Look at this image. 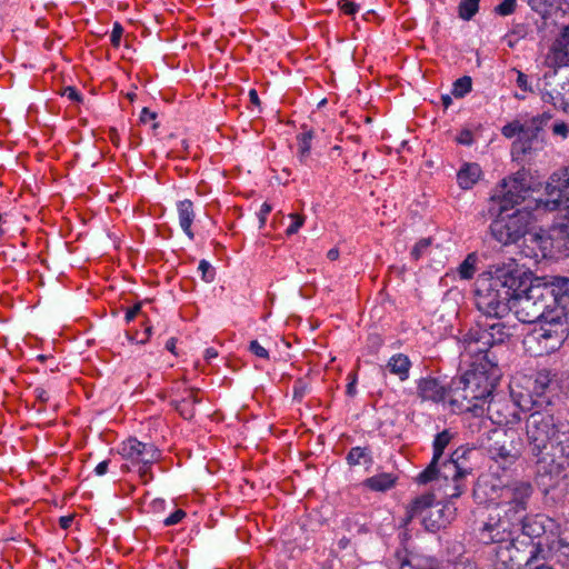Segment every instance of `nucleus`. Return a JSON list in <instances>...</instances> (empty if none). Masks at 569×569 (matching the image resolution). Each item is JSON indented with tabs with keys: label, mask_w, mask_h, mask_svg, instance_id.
<instances>
[{
	"label": "nucleus",
	"mask_w": 569,
	"mask_h": 569,
	"mask_svg": "<svg viewBox=\"0 0 569 569\" xmlns=\"http://www.w3.org/2000/svg\"><path fill=\"white\" fill-rule=\"evenodd\" d=\"M289 218L291 219V223L287 228L286 234L288 237H291L296 234L299 231V229L303 226L306 218L305 216L299 213H290Z\"/></svg>",
	"instance_id": "79ce46f5"
},
{
	"label": "nucleus",
	"mask_w": 569,
	"mask_h": 569,
	"mask_svg": "<svg viewBox=\"0 0 569 569\" xmlns=\"http://www.w3.org/2000/svg\"><path fill=\"white\" fill-rule=\"evenodd\" d=\"M527 4L541 17L550 13L555 0H525Z\"/></svg>",
	"instance_id": "e433bc0d"
},
{
	"label": "nucleus",
	"mask_w": 569,
	"mask_h": 569,
	"mask_svg": "<svg viewBox=\"0 0 569 569\" xmlns=\"http://www.w3.org/2000/svg\"><path fill=\"white\" fill-rule=\"evenodd\" d=\"M249 351L258 358L266 360L269 359V351L264 347H262L257 340L250 341Z\"/></svg>",
	"instance_id": "a18cd8bd"
},
{
	"label": "nucleus",
	"mask_w": 569,
	"mask_h": 569,
	"mask_svg": "<svg viewBox=\"0 0 569 569\" xmlns=\"http://www.w3.org/2000/svg\"><path fill=\"white\" fill-rule=\"evenodd\" d=\"M310 391L309 383L302 379L299 378L293 382L292 386V397L293 400L297 402H301L305 396Z\"/></svg>",
	"instance_id": "58836bf2"
},
{
	"label": "nucleus",
	"mask_w": 569,
	"mask_h": 569,
	"mask_svg": "<svg viewBox=\"0 0 569 569\" xmlns=\"http://www.w3.org/2000/svg\"><path fill=\"white\" fill-rule=\"evenodd\" d=\"M519 530V522L509 519L505 513L502 516L490 515L479 527V538L483 543L505 545Z\"/></svg>",
	"instance_id": "4468645a"
},
{
	"label": "nucleus",
	"mask_w": 569,
	"mask_h": 569,
	"mask_svg": "<svg viewBox=\"0 0 569 569\" xmlns=\"http://www.w3.org/2000/svg\"><path fill=\"white\" fill-rule=\"evenodd\" d=\"M249 100H250L251 104H253L254 107H257L260 110L261 101L259 99V96H258V92L256 89L249 90Z\"/></svg>",
	"instance_id": "052dcab7"
},
{
	"label": "nucleus",
	"mask_w": 569,
	"mask_h": 569,
	"mask_svg": "<svg viewBox=\"0 0 569 569\" xmlns=\"http://www.w3.org/2000/svg\"><path fill=\"white\" fill-rule=\"evenodd\" d=\"M489 457L503 470L515 465L521 457L523 442L513 430H492L486 447Z\"/></svg>",
	"instance_id": "1a4fd4ad"
},
{
	"label": "nucleus",
	"mask_w": 569,
	"mask_h": 569,
	"mask_svg": "<svg viewBox=\"0 0 569 569\" xmlns=\"http://www.w3.org/2000/svg\"><path fill=\"white\" fill-rule=\"evenodd\" d=\"M123 34V27L120 22L116 21L112 27L110 42L112 47L118 48L120 46L121 37Z\"/></svg>",
	"instance_id": "de8ad7c7"
},
{
	"label": "nucleus",
	"mask_w": 569,
	"mask_h": 569,
	"mask_svg": "<svg viewBox=\"0 0 569 569\" xmlns=\"http://www.w3.org/2000/svg\"><path fill=\"white\" fill-rule=\"evenodd\" d=\"M549 238L559 253L569 257V212L565 213L563 221L550 228Z\"/></svg>",
	"instance_id": "5701e85b"
},
{
	"label": "nucleus",
	"mask_w": 569,
	"mask_h": 569,
	"mask_svg": "<svg viewBox=\"0 0 569 569\" xmlns=\"http://www.w3.org/2000/svg\"><path fill=\"white\" fill-rule=\"evenodd\" d=\"M118 452L128 462L122 465L121 470L130 471L132 468H137L143 483L153 479L151 467L161 458V451L154 443L142 442L136 437H129L120 443Z\"/></svg>",
	"instance_id": "39448f33"
},
{
	"label": "nucleus",
	"mask_w": 569,
	"mask_h": 569,
	"mask_svg": "<svg viewBox=\"0 0 569 569\" xmlns=\"http://www.w3.org/2000/svg\"><path fill=\"white\" fill-rule=\"evenodd\" d=\"M198 392L199 389L187 388L179 399L170 400V406H172L183 419L191 420L196 416V405L201 402Z\"/></svg>",
	"instance_id": "4be33fe9"
},
{
	"label": "nucleus",
	"mask_w": 569,
	"mask_h": 569,
	"mask_svg": "<svg viewBox=\"0 0 569 569\" xmlns=\"http://www.w3.org/2000/svg\"><path fill=\"white\" fill-rule=\"evenodd\" d=\"M176 345H177V339H176V338H170V339L166 342L164 348H166L169 352H171L172 355L177 356L178 353H177V347H176Z\"/></svg>",
	"instance_id": "e2e57ef3"
},
{
	"label": "nucleus",
	"mask_w": 569,
	"mask_h": 569,
	"mask_svg": "<svg viewBox=\"0 0 569 569\" xmlns=\"http://www.w3.org/2000/svg\"><path fill=\"white\" fill-rule=\"evenodd\" d=\"M555 406L532 407L526 420V433L532 455H542L550 445L569 458V423L555 417Z\"/></svg>",
	"instance_id": "20e7f679"
},
{
	"label": "nucleus",
	"mask_w": 569,
	"mask_h": 569,
	"mask_svg": "<svg viewBox=\"0 0 569 569\" xmlns=\"http://www.w3.org/2000/svg\"><path fill=\"white\" fill-rule=\"evenodd\" d=\"M151 333H152V327L151 326H147L146 329H144V336H146V339H141L138 341V343H141V345H144L147 343V341L150 339L151 337Z\"/></svg>",
	"instance_id": "774afa93"
},
{
	"label": "nucleus",
	"mask_w": 569,
	"mask_h": 569,
	"mask_svg": "<svg viewBox=\"0 0 569 569\" xmlns=\"http://www.w3.org/2000/svg\"><path fill=\"white\" fill-rule=\"evenodd\" d=\"M470 449L457 448L448 458L439 460L440 481L443 498L457 499L467 489L465 478L471 472V467L465 465Z\"/></svg>",
	"instance_id": "0eeeda50"
},
{
	"label": "nucleus",
	"mask_w": 569,
	"mask_h": 569,
	"mask_svg": "<svg viewBox=\"0 0 569 569\" xmlns=\"http://www.w3.org/2000/svg\"><path fill=\"white\" fill-rule=\"evenodd\" d=\"M550 129L555 137H560L562 140L567 139L569 136V123L563 120H556L550 126Z\"/></svg>",
	"instance_id": "c03bdc74"
},
{
	"label": "nucleus",
	"mask_w": 569,
	"mask_h": 569,
	"mask_svg": "<svg viewBox=\"0 0 569 569\" xmlns=\"http://www.w3.org/2000/svg\"><path fill=\"white\" fill-rule=\"evenodd\" d=\"M478 256L476 252L467 254L463 261L459 264L457 271L458 276L462 280H470L473 278L477 271Z\"/></svg>",
	"instance_id": "473e14b6"
},
{
	"label": "nucleus",
	"mask_w": 569,
	"mask_h": 569,
	"mask_svg": "<svg viewBox=\"0 0 569 569\" xmlns=\"http://www.w3.org/2000/svg\"><path fill=\"white\" fill-rule=\"evenodd\" d=\"M528 569H555L552 566L548 565L546 560H539L535 562V565L529 566Z\"/></svg>",
	"instance_id": "0e129e2a"
},
{
	"label": "nucleus",
	"mask_w": 569,
	"mask_h": 569,
	"mask_svg": "<svg viewBox=\"0 0 569 569\" xmlns=\"http://www.w3.org/2000/svg\"><path fill=\"white\" fill-rule=\"evenodd\" d=\"M418 396L422 401L441 402L447 397H450L449 385L443 386L441 382L432 377L421 378L417 385Z\"/></svg>",
	"instance_id": "412c9836"
},
{
	"label": "nucleus",
	"mask_w": 569,
	"mask_h": 569,
	"mask_svg": "<svg viewBox=\"0 0 569 569\" xmlns=\"http://www.w3.org/2000/svg\"><path fill=\"white\" fill-rule=\"evenodd\" d=\"M487 416L499 426L513 425L520 420L513 406L506 401L495 400L493 396L487 401Z\"/></svg>",
	"instance_id": "aec40b11"
},
{
	"label": "nucleus",
	"mask_w": 569,
	"mask_h": 569,
	"mask_svg": "<svg viewBox=\"0 0 569 569\" xmlns=\"http://www.w3.org/2000/svg\"><path fill=\"white\" fill-rule=\"evenodd\" d=\"M522 124L523 122L518 119L508 122L501 128V134L507 139L519 138L522 130Z\"/></svg>",
	"instance_id": "4c0bfd02"
},
{
	"label": "nucleus",
	"mask_w": 569,
	"mask_h": 569,
	"mask_svg": "<svg viewBox=\"0 0 569 569\" xmlns=\"http://www.w3.org/2000/svg\"><path fill=\"white\" fill-rule=\"evenodd\" d=\"M528 178L529 173L526 170H519L500 182L499 190L492 197L499 206L498 210L510 211L526 200L531 191Z\"/></svg>",
	"instance_id": "f8f14e48"
},
{
	"label": "nucleus",
	"mask_w": 569,
	"mask_h": 569,
	"mask_svg": "<svg viewBox=\"0 0 569 569\" xmlns=\"http://www.w3.org/2000/svg\"><path fill=\"white\" fill-rule=\"evenodd\" d=\"M557 388L555 372L547 368L536 371L530 378L532 407L555 406L553 398L557 397Z\"/></svg>",
	"instance_id": "dca6fc26"
},
{
	"label": "nucleus",
	"mask_w": 569,
	"mask_h": 569,
	"mask_svg": "<svg viewBox=\"0 0 569 569\" xmlns=\"http://www.w3.org/2000/svg\"><path fill=\"white\" fill-rule=\"evenodd\" d=\"M33 395L37 401H39L42 405H46L50 400V395L48 390H46L43 387H36L33 389Z\"/></svg>",
	"instance_id": "5fc2aeb1"
},
{
	"label": "nucleus",
	"mask_w": 569,
	"mask_h": 569,
	"mask_svg": "<svg viewBox=\"0 0 569 569\" xmlns=\"http://www.w3.org/2000/svg\"><path fill=\"white\" fill-rule=\"evenodd\" d=\"M456 141L462 146H471L473 143V134H472L471 130H469V129L461 130L459 132V134L457 136Z\"/></svg>",
	"instance_id": "3c124183"
},
{
	"label": "nucleus",
	"mask_w": 569,
	"mask_h": 569,
	"mask_svg": "<svg viewBox=\"0 0 569 569\" xmlns=\"http://www.w3.org/2000/svg\"><path fill=\"white\" fill-rule=\"evenodd\" d=\"M439 458L432 456L428 466L417 475L416 482L418 485L433 483V490L436 493H442V483L440 481L439 471Z\"/></svg>",
	"instance_id": "bb28decb"
},
{
	"label": "nucleus",
	"mask_w": 569,
	"mask_h": 569,
	"mask_svg": "<svg viewBox=\"0 0 569 569\" xmlns=\"http://www.w3.org/2000/svg\"><path fill=\"white\" fill-rule=\"evenodd\" d=\"M548 211L569 212V166L553 172L546 186V199L539 201Z\"/></svg>",
	"instance_id": "ddd939ff"
},
{
	"label": "nucleus",
	"mask_w": 569,
	"mask_h": 569,
	"mask_svg": "<svg viewBox=\"0 0 569 569\" xmlns=\"http://www.w3.org/2000/svg\"><path fill=\"white\" fill-rule=\"evenodd\" d=\"M531 220L529 210L516 209L511 213L498 210L497 217L490 222L489 232L503 247L515 244L527 234Z\"/></svg>",
	"instance_id": "423d86ee"
},
{
	"label": "nucleus",
	"mask_w": 569,
	"mask_h": 569,
	"mask_svg": "<svg viewBox=\"0 0 569 569\" xmlns=\"http://www.w3.org/2000/svg\"><path fill=\"white\" fill-rule=\"evenodd\" d=\"M472 89V79L469 76H462L458 78L453 84L451 93L456 98H463L466 94H468Z\"/></svg>",
	"instance_id": "c9c22d12"
},
{
	"label": "nucleus",
	"mask_w": 569,
	"mask_h": 569,
	"mask_svg": "<svg viewBox=\"0 0 569 569\" xmlns=\"http://www.w3.org/2000/svg\"><path fill=\"white\" fill-rule=\"evenodd\" d=\"M431 244V239L430 238H422L420 239L415 246L413 248L411 249V257L413 260H419L423 253L427 251V249L430 247Z\"/></svg>",
	"instance_id": "37998d69"
},
{
	"label": "nucleus",
	"mask_w": 569,
	"mask_h": 569,
	"mask_svg": "<svg viewBox=\"0 0 569 569\" xmlns=\"http://www.w3.org/2000/svg\"><path fill=\"white\" fill-rule=\"evenodd\" d=\"M156 118H157V113L151 111L149 108L144 107L141 110L140 121L142 123H148L149 121L154 120Z\"/></svg>",
	"instance_id": "13d9d810"
},
{
	"label": "nucleus",
	"mask_w": 569,
	"mask_h": 569,
	"mask_svg": "<svg viewBox=\"0 0 569 569\" xmlns=\"http://www.w3.org/2000/svg\"><path fill=\"white\" fill-rule=\"evenodd\" d=\"M482 174L481 167L476 162H466L457 172V182L463 190L471 189Z\"/></svg>",
	"instance_id": "cd10ccee"
},
{
	"label": "nucleus",
	"mask_w": 569,
	"mask_h": 569,
	"mask_svg": "<svg viewBox=\"0 0 569 569\" xmlns=\"http://www.w3.org/2000/svg\"><path fill=\"white\" fill-rule=\"evenodd\" d=\"M548 284L549 277L532 280L531 273L523 271L515 259L489 266L487 271L478 276L475 283V305L486 317L476 322L491 323L489 319H501L510 311L517 317L518 303L529 298L535 289H542Z\"/></svg>",
	"instance_id": "7ed1b4c3"
},
{
	"label": "nucleus",
	"mask_w": 569,
	"mask_h": 569,
	"mask_svg": "<svg viewBox=\"0 0 569 569\" xmlns=\"http://www.w3.org/2000/svg\"><path fill=\"white\" fill-rule=\"evenodd\" d=\"M218 357V351L214 349V348H207L204 350V358L206 360H211L213 358H217Z\"/></svg>",
	"instance_id": "69168bd1"
},
{
	"label": "nucleus",
	"mask_w": 569,
	"mask_h": 569,
	"mask_svg": "<svg viewBox=\"0 0 569 569\" xmlns=\"http://www.w3.org/2000/svg\"><path fill=\"white\" fill-rule=\"evenodd\" d=\"M347 378L349 381L346 387V393L349 397H355L357 395V373L349 372Z\"/></svg>",
	"instance_id": "603ef678"
},
{
	"label": "nucleus",
	"mask_w": 569,
	"mask_h": 569,
	"mask_svg": "<svg viewBox=\"0 0 569 569\" xmlns=\"http://www.w3.org/2000/svg\"><path fill=\"white\" fill-rule=\"evenodd\" d=\"M552 118L550 111H543L523 122L520 137L511 144V154L515 159L535 156L545 148V129Z\"/></svg>",
	"instance_id": "6e6552de"
},
{
	"label": "nucleus",
	"mask_w": 569,
	"mask_h": 569,
	"mask_svg": "<svg viewBox=\"0 0 569 569\" xmlns=\"http://www.w3.org/2000/svg\"><path fill=\"white\" fill-rule=\"evenodd\" d=\"M272 207L268 202H263L258 211V220H259V229H262L266 226L267 218L271 212Z\"/></svg>",
	"instance_id": "09e8293b"
},
{
	"label": "nucleus",
	"mask_w": 569,
	"mask_h": 569,
	"mask_svg": "<svg viewBox=\"0 0 569 569\" xmlns=\"http://www.w3.org/2000/svg\"><path fill=\"white\" fill-rule=\"evenodd\" d=\"M338 7L347 16H353L359 10V4L349 0H339Z\"/></svg>",
	"instance_id": "49530a36"
},
{
	"label": "nucleus",
	"mask_w": 569,
	"mask_h": 569,
	"mask_svg": "<svg viewBox=\"0 0 569 569\" xmlns=\"http://www.w3.org/2000/svg\"><path fill=\"white\" fill-rule=\"evenodd\" d=\"M451 439L452 433L448 429H445L441 432L437 433L432 442V456L441 459L445 449L450 443Z\"/></svg>",
	"instance_id": "72a5a7b5"
},
{
	"label": "nucleus",
	"mask_w": 569,
	"mask_h": 569,
	"mask_svg": "<svg viewBox=\"0 0 569 569\" xmlns=\"http://www.w3.org/2000/svg\"><path fill=\"white\" fill-rule=\"evenodd\" d=\"M540 552H546L547 560H556L560 563L569 562V523L557 527L553 535H549L542 543L539 545Z\"/></svg>",
	"instance_id": "a211bd4d"
},
{
	"label": "nucleus",
	"mask_w": 569,
	"mask_h": 569,
	"mask_svg": "<svg viewBox=\"0 0 569 569\" xmlns=\"http://www.w3.org/2000/svg\"><path fill=\"white\" fill-rule=\"evenodd\" d=\"M480 0H461L458 6V16L465 21H470L479 10Z\"/></svg>",
	"instance_id": "f704fd0d"
},
{
	"label": "nucleus",
	"mask_w": 569,
	"mask_h": 569,
	"mask_svg": "<svg viewBox=\"0 0 569 569\" xmlns=\"http://www.w3.org/2000/svg\"><path fill=\"white\" fill-rule=\"evenodd\" d=\"M301 132L297 134L298 152L297 157L301 164H308L311 152V142L315 137L313 129L307 124L301 126Z\"/></svg>",
	"instance_id": "7c9ffc66"
},
{
	"label": "nucleus",
	"mask_w": 569,
	"mask_h": 569,
	"mask_svg": "<svg viewBox=\"0 0 569 569\" xmlns=\"http://www.w3.org/2000/svg\"><path fill=\"white\" fill-rule=\"evenodd\" d=\"M517 86L523 91H531V87L529 84L528 76L522 71H517Z\"/></svg>",
	"instance_id": "864d4df0"
},
{
	"label": "nucleus",
	"mask_w": 569,
	"mask_h": 569,
	"mask_svg": "<svg viewBox=\"0 0 569 569\" xmlns=\"http://www.w3.org/2000/svg\"><path fill=\"white\" fill-rule=\"evenodd\" d=\"M186 517V512L182 509H177L172 513H170L164 520V526H173L179 523Z\"/></svg>",
	"instance_id": "8fccbe9b"
},
{
	"label": "nucleus",
	"mask_w": 569,
	"mask_h": 569,
	"mask_svg": "<svg viewBox=\"0 0 569 569\" xmlns=\"http://www.w3.org/2000/svg\"><path fill=\"white\" fill-rule=\"evenodd\" d=\"M179 219V226L184 234L190 239H194L192 223L196 219L193 202L189 199L180 200L176 204Z\"/></svg>",
	"instance_id": "a878e982"
},
{
	"label": "nucleus",
	"mask_w": 569,
	"mask_h": 569,
	"mask_svg": "<svg viewBox=\"0 0 569 569\" xmlns=\"http://www.w3.org/2000/svg\"><path fill=\"white\" fill-rule=\"evenodd\" d=\"M141 306H142V303L138 302L134 306L127 309L126 315H124V320L127 323L131 322L137 317V315L140 313Z\"/></svg>",
	"instance_id": "6e6d98bb"
},
{
	"label": "nucleus",
	"mask_w": 569,
	"mask_h": 569,
	"mask_svg": "<svg viewBox=\"0 0 569 569\" xmlns=\"http://www.w3.org/2000/svg\"><path fill=\"white\" fill-rule=\"evenodd\" d=\"M72 521H73V517L72 516H62L59 519V526L62 529H68L71 526Z\"/></svg>",
	"instance_id": "680f3d73"
},
{
	"label": "nucleus",
	"mask_w": 569,
	"mask_h": 569,
	"mask_svg": "<svg viewBox=\"0 0 569 569\" xmlns=\"http://www.w3.org/2000/svg\"><path fill=\"white\" fill-rule=\"evenodd\" d=\"M437 497L438 493L429 491L412 499L406 510L407 521L419 518L422 522L423 517L428 513L429 509H431Z\"/></svg>",
	"instance_id": "b1692460"
},
{
	"label": "nucleus",
	"mask_w": 569,
	"mask_h": 569,
	"mask_svg": "<svg viewBox=\"0 0 569 569\" xmlns=\"http://www.w3.org/2000/svg\"><path fill=\"white\" fill-rule=\"evenodd\" d=\"M512 337V328L505 322L478 321L462 335V357L472 361L461 376L449 383L450 403L478 413L492 397L500 377L498 358L492 348L506 343Z\"/></svg>",
	"instance_id": "f257e3e1"
},
{
	"label": "nucleus",
	"mask_w": 569,
	"mask_h": 569,
	"mask_svg": "<svg viewBox=\"0 0 569 569\" xmlns=\"http://www.w3.org/2000/svg\"><path fill=\"white\" fill-rule=\"evenodd\" d=\"M451 500L450 498H443V493L438 495L433 506L422 520V526L427 531L437 532L455 519L457 508Z\"/></svg>",
	"instance_id": "f3484780"
},
{
	"label": "nucleus",
	"mask_w": 569,
	"mask_h": 569,
	"mask_svg": "<svg viewBox=\"0 0 569 569\" xmlns=\"http://www.w3.org/2000/svg\"><path fill=\"white\" fill-rule=\"evenodd\" d=\"M327 258L330 260V261H335L339 258V250L337 248H331L328 252H327Z\"/></svg>",
	"instance_id": "338daca9"
},
{
	"label": "nucleus",
	"mask_w": 569,
	"mask_h": 569,
	"mask_svg": "<svg viewBox=\"0 0 569 569\" xmlns=\"http://www.w3.org/2000/svg\"><path fill=\"white\" fill-rule=\"evenodd\" d=\"M557 527L558 523L552 518L542 513L528 515L527 512L519 522V530H521L523 536L532 540L538 539L536 542L531 541L530 545L535 549L536 555H540L542 559H547V556L546 552L538 551L539 545L549 538V535H553Z\"/></svg>",
	"instance_id": "2eb2a0df"
},
{
	"label": "nucleus",
	"mask_w": 569,
	"mask_h": 569,
	"mask_svg": "<svg viewBox=\"0 0 569 569\" xmlns=\"http://www.w3.org/2000/svg\"><path fill=\"white\" fill-rule=\"evenodd\" d=\"M550 57L559 67L569 66V26L563 27L555 40Z\"/></svg>",
	"instance_id": "393cba45"
},
{
	"label": "nucleus",
	"mask_w": 569,
	"mask_h": 569,
	"mask_svg": "<svg viewBox=\"0 0 569 569\" xmlns=\"http://www.w3.org/2000/svg\"><path fill=\"white\" fill-rule=\"evenodd\" d=\"M198 270L201 272V278L204 282L209 283L214 280L216 271L206 259L200 260Z\"/></svg>",
	"instance_id": "a19ab883"
},
{
	"label": "nucleus",
	"mask_w": 569,
	"mask_h": 569,
	"mask_svg": "<svg viewBox=\"0 0 569 569\" xmlns=\"http://www.w3.org/2000/svg\"><path fill=\"white\" fill-rule=\"evenodd\" d=\"M398 475L395 472H380L372 477L365 479L363 486L371 491L376 492H386L392 488L398 482Z\"/></svg>",
	"instance_id": "c85d7f7f"
},
{
	"label": "nucleus",
	"mask_w": 569,
	"mask_h": 569,
	"mask_svg": "<svg viewBox=\"0 0 569 569\" xmlns=\"http://www.w3.org/2000/svg\"><path fill=\"white\" fill-rule=\"evenodd\" d=\"M63 94L72 101H76V102L82 101V94L74 87H67L64 89Z\"/></svg>",
	"instance_id": "4d7b16f0"
},
{
	"label": "nucleus",
	"mask_w": 569,
	"mask_h": 569,
	"mask_svg": "<svg viewBox=\"0 0 569 569\" xmlns=\"http://www.w3.org/2000/svg\"><path fill=\"white\" fill-rule=\"evenodd\" d=\"M411 366V360L405 353H396L387 362L389 372L397 376L400 381H406L409 378Z\"/></svg>",
	"instance_id": "c756f323"
},
{
	"label": "nucleus",
	"mask_w": 569,
	"mask_h": 569,
	"mask_svg": "<svg viewBox=\"0 0 569 569\" xmlns=\"http://www.w3.org/2000/svg\"><path fill=\"white\" fill-rule=\"evenodd\" d=\"M517 8V0H502L498 6L495 7L493 12L500 17H507L512 14Z\"/></svg>",
	"instance_id": "ea45409f"
},
{
	"label": "nucleus",
	"mask_w": 569,
	"mask_h": 569,
	"mask_svg": "<svg viewBox=\"0 0 569 569\" xmlns=\"http://www.w3.org/2000/svg\"><path fill=\"white\" fill-rule=\"evenodd\" d=\"M110 460H103L99 462L94 468V473L98 477L104 476L108 472Z\"/></svg>",
	"instance_id": "bf43d9fd"
},
{
	"label": "nucleus",
	"mask_w": 569,
	"mask_h": 569,
	"mask_svg": "<svg viewBox=\"0 0 569 569\" xmlns=\"http://www.w3.org/2000/svg\"><path fill=\"white\" fill-rule=\"evenodd\" d=\"M537 460V481L547 495L553 489L562 477V465L557 462L553 455L543 451L542 455H533Z\"/></svg>",
	"instance_id": "6ab92c4d"
},
{
	"label": "nucleus",
	"mask_w": 569,
	"mask_h": 569,
	"mask_svg": "<svg viewBox=\"0 0 569 569\" xmlns=\"http://www.w3.org/2000/svg\"><path fill=\"white\" fill-rule=\"evenodd\" d=\"M492 552L496 558V566L502 569H521L535 565L539 560H543L540 555H536L531 545L518 538H512L505 545H498Z\"/></svg>",
	"instance_id": "9b49d317"
},
{
	"label": "nucleus",
	"mask_w": 569,
	"mask_h": 569,
	"mask_svg": "<svg viewBox=\"0 0 569 569\" xmlns=\"http://www.w3.org/2000/svg\"><path fill=\"white\" fill-rule=\"evenodd\" d=\"M533 492L530 481L512 480L500 488L498 506L509 519L520 522L528 511Z\"/></svg>",
	"instance_id": "9d476101"
},
{
	"label": "nucleus",
	"mask_w": 569,
	"mask_h": 569,
	"mask_svg": "<svg viewBox=\"0 0 569 569\" xmlns=\"http://www.w3.org/2000/svg\"><path fill=\"white\" fill-rule=\"evenodd\" d=\"M517 319L522 323H542L523 340L531 355L541 357L557 351L569 335V278L549 277L548 286L535 289L518 303Z\"/></svg>",
	"instance_id": "f03ea898"
},
{
	"label": "nucleus",
	"mask_w": 569,
	"mask_h": 569,
	"mask_svg": "<svg viewBox=\"0 0 569 569\" xmlns=\"http://www.w3.org/2000/svg\"><path fill=\"white\" fill-rule=\"evenodd\" d=\"M346 461L350 467L371 466L373 462L372 452L369 447H352L346 456Z\"/></svg>",
	"instance_id": "2f4dec72"
}]
</instances>
